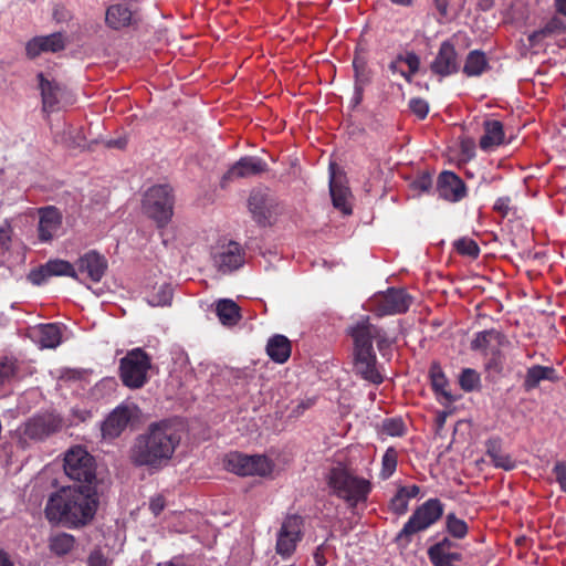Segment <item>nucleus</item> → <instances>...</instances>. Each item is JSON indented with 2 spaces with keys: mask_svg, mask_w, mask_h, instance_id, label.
Instances as JSON below:
<instances>
[{
  "mask_svg": "<svg viewBox=\"0 0 566 566\" xmlns=\"http://www.w3.org/2000/svg\"><path fill=\"white\" fill-rule=\"evenodd\" d=\"M97 503L92 485L63 488L49 497L45 516L50 522L67 527L83 526L94 517Z\"/></svg>",
  "mask_w": 566,
  "mask_h": 566,
  "instance_id": "nucleus-1",
  "label": "nucleus"
},
{
  "mask_svg": "<svg viewBox=\"0 0 566 566\" xmlns=\"http://www.w3.org/2000/svg\"><path fill=\"white\" fill-rule=\"evenodd\" d=\"M390 1L396 4H399V6H409L412 2V0H390Z\"/></svg>",
  "mask_w": 566,
  "mask_h": 566,
  "instance_id": "nucleus-63",
  "label": "nucleus"
},
{
  "mask_svg": "<svg viewBox=\"0 0 566 566\" xmlns=\"http://www.w3.org/2000/svg\"><path fill=\"white\" fill-rule=\"evenodd\" d=\"M420 489L417 485H410V486H402L399 489V492H401L402 495L409 501L410 499H413L418 495Z\"/></svg>",
  "mask_w": 566,
  "mask_h": 566,
  "instance_id": "nucleus-55",
  "label": "nucleus"
},
{
  "mask_svg": "<svg viewBox=\"0 0 566 566\" xmlns=\"http://www.w3.org/2000/svg\"><path fill=\"white\" fill-rule=\"evenodd\" d=\"M556 11L566 17V0H555Z\"/></svg>",
  "mask_w": 566,
  "mask_h": 566,
  "instance_id": "nucleus-59",
  "label": "nucleus"
},
{
  "mask_svg": "<svg viewBox=\"0 0 566 566\" xmlns=\"http://www.w3.org/2000/svg\"><path fill=\"white\" fill-rule=\"evenodd\" d=\"M408 502L405 495L398 491L390 502L391 510L399 515L405 514L408 510Z\"/></svg>",
  "mask_w": 566,
  "mask_h": 566,
  "instance_id": "nucleus-46",
  "label": "nucleus"
},
{
  "mask_svg": "<svg viewBox=\"0 0 566 566\" xmlns=\"http://www.w3.org/2000/svg\"><path fill=\"white\" fill-rule=\"evenodd\" d=\"M224 467L228 471L242 476H268L274 469L273 462L265 455H247L238 452L227 455Z\"/></svg>",
  "mask_w": 566,
  "mask_h": 566,
  "instance_id": "nucleus-8",
  "label": "nucleus"
},
{
  "mask_svg": "<svg viewBox=\"0 0 566 566\" xmlns=\"http://www.w3.org/2000/svg\"><path fill=\"white\" fill-rule=\"evenodd\" d=\"M433 1H434V6H436L437 10L439 11V13L442 17H447L449 1L448 0H433Z\"/></svg>",
  "mask_w": 566,
  "mask_h": 566,
  "instance_id": "nucleus-57",
  "label": "nucleus"
},
{
  "mask_svg": "<svg viewBox=\"0 0 566 566\" xmlns=\"http://www.w3.org/2000/svg\"><path fill=\"white\" fill-rule=\"evenodd\" d=\"M49 277H51V274L50 271L46 270V263L36 269H33L28 274V280L33 285H42L48 281Z\"/></svg>",
  "mask_w": 566,
  "mask_h": 566,
  "instance_id": "nucleus-43",
  "label": "nucleus"
},
{
  "mask_svg": "<svg viewBox=\"0 0 566 566\" xmlns=\"http://www.w3.org/2000/svg\"><path fill=\"white\" fill-rule=\"evenodd\" d=\"M12 241V228L9 223L0 227V253H6L10 250Z\"/></svg>",
  "mask_w": 566,
  "mask_h": 566,
  "instance_id": "nucleus-44",
  "label": "nucleus"
},
{
  "mask_svg": "<svg viewBox=\"0 0 566 566\" xmlns=\"http://www.w3.org/2000/svg\"><path fill=\"white\" fill-rule=\"evenodd\" d=\"M38 237L41 242H50L62 227V213L53 206L40 208Z\"/></svg>",
  "mask_w": 566,
  "mask_h": 566,
  "instance_id": "nucleus-18",
  "label": "nucleus"
},
{
  "mask_svg": "<svg viewBox=\"0 0 566 566\" xmlns=\"http://www.w3.org/2000/svg\"><path fill=\"white\" fill-rule=\"evenodd\" d=\"M444 421H446V415L444 413L439 415V417H438L439 427H442Z\"/></svg>",
  "mask_w": 566,
  "mask_h": 566,
  "instance_id": "nucleus-64",
  "label": "nucleus"
},
{
  "mask_svg": "<svg viewBox=\"0 0 566 566\" xmlns=\"http://www.w3.org/2000/svg\"><path fill=\"white\" fill-rule=\"evenodd\" d=\"M493 3H492V0H481V2L479 3V7L483 10V11H488L492 8Z\"/></svg>",
  "mask_w": 566,
  "mask_h": 566,
  "instance_id": "nucleus-61",
  "label": "nucleus"
},
{
  "mask_svg": "<svg viewBox=\"0 0 566 566\" xmlns=\"http://www.w3.org/2000/svg\"><path fill=\"white\" fill-rule=\"evenodd\" d=\"M511 199L509 197H501L494 203V210L499 211L503 216H506L510 209Z\"/></svg>",
  "mask_w": 566,
  "mask_h": 566,
  "instance_id": "nucleus-53",
  "label": "nucleus"
},
{
  "mask_svg": "<svg viewBox=\"0 0 566 566\" xmlns=\"http://www.w3.org/2000/svg\"><path fill=\"white\" fill-rule=\"evenodd\" d=\"M462 151L467 155L468 158L473 156V146L468 145L467 143H462Z\"/></svg>",
  "mask_w": 566,
  "mask_h": 566,
  "instance_id": "nucleus-60",
  "label": "nucleus"
},
{
  "mask_svg": "<svg viewBox=\"0 0 566 566\" xmlns=\"http://www.w3.org/2000/svg\"><path fill=\"white\" fill-rule=\"evenodd\" d=\"M179 443L180 436L171 423H151L144 433L135 438L128 458L136 467L158 470L167 465Z\"/></svg>",
  "mask_w": 566,
  "mask_h": 566,
  "instance_id": "nucleus-2",
  "label": "nucleus"
},
{
  "mask_svg": "<svg viewBox=\"0 0 566 566\" xmlns=\"http://www.w3.org/2000/svg\"><path fill=\"white\" fill-rule=\"evenodd\" d=\"M398 61L405 62L411 74H416L420 66V59L419 56L413 52H408L406 55H400L398 57Z\"/></svg>",
  "mask_w": 566,
  "mask_h": 566,
  "instance_id": "nucleus-48",
  "label": "nucleus"
},
{
  "mask_svg": "<svg viewBox=\"0 0 566 566\" xmlns=\"http://www.w3.org/2000/svg\"><path fill=\"white\" fill-rule=\"evenodd\" d=\"M15 373V365L9 359L0 360V385L9 380Z\"/></svg>",
  "mask_w": 566,
  "mask_h": 566,
  "instance_id": "nucleus-47",
  "label": "nucleus"
},
{
  "mask_svg": "<svg viewBox=\"0 0 566 566\" xmlns=\"http://www.w3.org/2000/svg\"><path fill=\"white\" fill-rule=\"evenodd\" d=\"M271 207L272 199L268 192L262 190L251 192L249 197V209L259 223H263L268 220Z\"/></svg>",
  "mask_w": 566,
  "mask_h": 566,
  "instance_id": "nucleus-25",
  "label": "nucleus"
},
{
  "mask_svg": "<svg viewBox=\"0 0 566 566\" xmlns=\"http://www.w3.org/2000/svg\"><path fill=\"white\" fill-rule=\"evenodd\" d=\"M134 13L127 4H113L109 6L105 13L106 24L114 29L119 30L128 27L133 21Z\"/></svg>",
  "mask_w": 566,
  "mask_h": 566,
  "instance_id": "nucleus-26",
  "label": "nucleus"
},
{
  "mask_svg": "<svg viewBox=\"0 0 566 566\" xmlns=\"http://www.w3.org/2000/svg\"><path fill=\"white\" fill-rule=\"evenodd\" d=\"M553 471L562 490L566 492V462L556 463Z\"/></svg>",
  "mask_w": 566,
  "mask_h": 566,
  "instance_id": "nucleus-49",
  "label": "nucleus"
},
{
  "mask_svg": "<svg viewBox=\"0 0 566 566\" xmlns=\"http://www.w3.org/2000/svg\"><path fill=\"white\" fill-rule=\"evenodd\" d=\"M439 197L457 202L465 196V186L463 181L451 171H443L440 174L437 184Z\"/></svg>",
  "mask_w": 566,
  "mask_h": 566,
  "instance_id": "nucleus-21",
  "label": "nucleus"
},
{
  "mask_svg": "<svg viewBox=\"0 0 566 566\" xmlns=\"http://www.w3.org/2000/svg\"><path fill=\"white\" fill-rule=\"evenodd\" d=\"M35 343L41 348H56L62 340V332L56 324H43L32 332Z\"/></svg>",
  "mask_w": 566,
  "mask_h": 566,
  "instance_id": "nucleus-24",
  "label": "nucleus"
},
{
  "mask_svg": "<svg viewBox=\"0 0 566 566\" xmlns=\"http://www.w3.org/2000/svg\"><path fill=\"white\" fill-rule=\"evenodd\" d=\"M485 455L497 469L511 471L516 467V462L503 450L500 438H491L485 442Z\"/></svg>",
  "mask_w": 566,
  "mask_h": 566,
  "instance_id": "nucleus-22",
  "label": "nucleus"
},
{
  "mask_svg": "<svg viewBox=\"0 0 566 566\" xmlns=\"http://www.w3.org/2000/svg\"><path fill=\"white\" fill-rule=\"evenodd\" d=\"M61 427V420L52 415H39L21 427V434L31 440H43Z\"/></svg>",
  "mask_w": 566,
  "mask_h": 566,
  "instance_id": "nucleus-14",
  "label": "nucleus"
},
{
  "mask_svg": "<svg viewBox=\"0 0 566 566\" xmlns=\"http://www.w3.org/2000/svg\"><path fill=\"white\" fill-rule=\"evenodd\" d=\"M46 270L50 271L51 276H69L76 281H82L77 277L75 265L69 261L54 259L46 262Z\"/></svg>",
  "mask_w": 566,
  "mask_h": 566,
  "instance_id": "nucleus-33",
  "label": "nucleus"
},
{
  "mask_svg": "<svg viewBox=\"0 0 566 566\" xmlns=\"http://www.w3.org/2000/svg\"><path fill=\"white\" fill-rule=\"evenodd\" d=\"M266 353L276 363H285L291 355V343L283 335H274L266 345Z\"/></svg>",
  "mask_w": 566,
  "mask_h": 566,
  "instance_id": "nucleus-28",
  "label": "nucleus"
},
{
  "mask_svg": "<svg viewBox=\"0 0 566 566\" xmlns=\"http://www.w3.org/2000/svg\"><path fill=\"white\" fill-rule=\"evenodd\" d=\"M484 135L480 139V148L484 151L493 150L504 143L503 124L496 119H486L483 123Z\"/></svg>",
  "mask_w": 566,
  "mask_h": 566,
  "instance_id": "nucleus-23",
  "label": "nucleus"
},
{
  "mask_svg": "<svg viewBox=\"0 0 566 566\" xmlns=\"http://www.w3.org/2000/svg\"><path fill=\"white\" fill-rule=\"evenodd\" d=\"M64 471L70 479L92 485L95 480L94 459L84 448L74 447L65 454Z\"/></svg>",
  "mask_w": 566,
  "mask_h": 566,
  "instance_id": "nucleus-9",
  "label": "nucleus"
},
{
  "mask_svg": "<svg viewBox=\"0 0 566 566\" xmlns=\"http://www.w3.org/2000/svg\"><path fill=\"white\" fill-rule=\"evenodd\" d=\"M432 73L446 77L460 70V61L454 45L450 41H443L434 60L430 64Z\"/></svg>",
  "mask_w": 566,
  "mask_h": 566,
  "instance_id": "nucleus-16",
  "label": "nucleus"
},
{
  "mask_svg": "<svg viewBox=\"0 0 566 566\" xmlns=\"http://www.w3.org/2000/svg\"><path fill=\"white\" fill-rule=\"evenodd\" d=\"M328 485L333 492L354 506L365 501L370 491L369 481L352 475L344 468H333L328 474Z\"/></svg>",
  "mask_w": 566,
  "mask_h": 566,
  "instance_id": "nucleus-4",
  "label": "nucleus"
},
{
  "mask_svg": "<svg viewBox=\"0 0 566 566\" xmlns=\"http://www.w3.org/2000/svg\"><path fill=\"white\" fill-rule=\"evenodd\" d=\"M331 178H329V192L333 201V206L340 210L344 214H349L352 212L349 197L350 191L349 188L344 182V179L340 175H337L335 171V165H329Z\"/></svg>",
  "mask_w": 566,
  "mask_h": 566,
  "instance_id": "nucleus-20",
  "label": "nucleus"
},
{
  "mask_svg": "<svg viewBox=\"0 0 566 566\" xmlns=\"http://www.w3.org/2000/svg\"><path fill=\"white\" fill-rule=\"evenodd\" d=\"M165 507V501L161 496H156L150 500L149 509L155 514L158 515Z\"/></svg>",
  "mask_w": 566,
  "mask_h": 566,
  "instance_id": "nucleus-54",
  "label": "nucleus"
},
{
  "mask_svg": "<svg viewBox=\"0 0 566 566\" xmlns=\"http://www.w3.org/2000/svg\"><path fill=\"white\" fill-rule=\"evenodd\" d=\"M355 70V91L353 102L354 105H358L363 99V92L366 83L368 82L367 76L364 73V63L355 59L353 62Z\"/></svg>",
  "mask_w": 566,
  "mask_h": 566,
  "instance_id": "nucleus-34",
  "label": "nucleus"
},
{
  "mask_svg": "<svg viewBox=\"0 0 566 566\" xmlns=\"http://www.w3.org/2000/svg\"><path fill=\"white\" fill-rule=\"evenodd\" d=\"M39 81L44 111H55L61 102V87L57 84L46 80L42 74H39Z\"/></svg>",
  "mask_w": 566,
  "mask_h": 566,
  "instance_id": "nucleus-27",
  "label": "nucleus"
},
{
  "mask_svg": "<svg viewBox=\"0 0 566 566\" xmlns=\"http://www.w3.org/2000/svg\"><path fill=\"white\" fill-rule=\"evenodd\" d=\"M443 507L439 500L430 499L420 505L398 533L396 539L408 544L413 534L424 531L442 515Z\"/></svg>",
  "mask_w": 566,
  "mask_h": 566,
  "instance_id": "nucleus-5",
  "label": "nucleus"
},
{
  "mask_svg": "<svg viewBox=\"0 0 566 566\" xmlns=\"http://www.w3.org/2000/svg\"><path fill=\"white\" fill-rule=\"evenodd\" d=\"M398 462V452L395 448H388L382 455L380 478L382 480L389 479L396 471Z\"/></svg>",
  "mask_w": 566,
  "mask_h": 566,
  "instance_id": "nucleus-36",
  "label": "nucleus"
},
{
  "mask_svg": "<svg viewBox=\"0 0 566 566\" xmlns=\"http://www.w3.org/2000/svg\"><path fill=\"white\" fill-rule=\"evenodd\" d=\"M452 546H453V543L450 539L444 538L441 542L431 546L428 549V554H447L448 552H450V548Z\"/></svg>",
  "mask_w": 566,
  "mask_h": 566,
  "instance_id": "nucleus-51",
  "label": "nucleus"
},
{
  "mask_svg": "<svg viewBox=\"0 0 566 566\" xmlns=\"http://www.w3.org/2000/svg\"><path fill=\"white\" fill-rule=\"evenodd\" d=\"M381 430L388 436L399 437L402 436L405 431V424L399 418H390L382 421Z\"/></svg>",
  "mask_w": 566,
  "mask_h": 566,
  "instance_id": "nucleus-40",
  "label": "nucleus"
},
{
  "mask_svg": "<svg viewBox=\"0 0 566 566\" xmlns=\"http://www.w3.org/2000/svg\"><path fill=\"white\" fill-rule=\"evenodd\" d=\"M268 170L266 163L255 156H245L233 164L222 176L221 186L226 187L228 182L239 178H250Z\"/></svg>",
  "mask_w": 566,
  "mask_h": 566,
  "instance_id": "nucleus-15",
  "label": "nucleus"
},
{
  "mask_svg": "<svg viewBox=\"0 0 566 566\" xmlns=\"http://www.w3.org/2000/svg\"><path fill=\"white\" fill-rule=\"evenodd\" d=\"M150 368L149 356L140 348L133 349L120 359V378L129 388H140L147 381V373Z\"/></svg>",
  "mask_w": 566,
  "mask_h": 566,
  "instance_id": "nucleus-7",
  "label": "nucleus"
},
{
  "mask_svg": "<svg viewBox=\"0 0 566 566\" xmlns=\"http://www.w3.org/2000/svg\"><path fill=\"white\" fill-rule=\"evenodd\" d=\"M304 521L298 515L286 516L277 533L275 552L283 559L290 558L296 551L298 543L303 538Z\"/></svg>",
  "mask_w": 566,
  "mask_h": 566,
  "instance_id": "nucleus-10",
  "label": "nucleus"
},
{
  "mask_svg": "<svg viewBox=\"0 0 566 566\" xmlns=\"http://www.w3.org/2000/svg\"><path fill=\"white\" fill-rule=\"evenodd\" d=\"M432 185V178L428 174L419 176L413 182L412 187L419 191H428Z\"/></svg>",
  "mask_w": 566,
  "mask_h": 566,
  "instance_id": "nucleus-50",
  "label": "nucleus"
},
{
  "mask_svg": "<svg viewBox=\"0 0 566 566\" xmlns=\"http://www.w3.org/2000/svg\"><path fill=\"white\" fill-rule=\"evenodd\" d=\"M74 536L67 533L54 534L49 539L50 551L57 556L69 554L74 548Z\"/></svg>",
  "mask_w": 566,
  "mask_h": 566,
  "instance_id": "nucleus-32",
  "label": "nucleus"
},
{
  "mask_svg": "<svg viewBox=\"0 0 566 566\" xmlns=\"http://www.w3.org/2000/svg\"><path fill=\"white\" fill-rule=\"evenodd\" d=\"M87 566H107V558L101 551H94L88 556Z\"/></svg>",
  "mask_w": 566,
  "mask_h": 566,
  "instance_id": "nucleus-52",
  "label": "nucleus"
},
{
  "mask_svg": "<svg viewBox=\"0 0 566 566\" xmlns=\"http://www.w3.org/2000/svg\"><path fill=\"white\" fill-rule=\"evenodd\" d=\"M139 409L133 402H125L116 407L102 423V436L104 439L117 438L125 428L138 419Z\"/></svg>",
  "mask_w": 566,
  "mask_h": 566,
  "instance_id": "nucleus-12",
  "label": "nucleus"
},
{
  "mask_svg": "<svg viewBox=\"0 0 566 566\" xmlns=\"http://www.w3.org/2000/svg\"><path fill=\"white\" fill-rule=\"evenodd\" d=\"M172 207L171 189L167 185L154 186L144 195L143 209L159 227L167 224L171 219Z\"/></svg>",
  "mask_w": 566,
  "mask_h": 566,
  "instance_id": "nucleus-6",
  "label": "nucleus"
},
{
  "mask_svg": "<svg viewBox=\"0 0 566 566\" xmlns=\"http://www.w3.org/2000/svg\"><path fill=\"white\" fill-rule=\"evenodd\" d=\"M65 45L66 39L61 32L34 36L27 42L25 54L29 59H35L42 53L60 52L65 49Z\"/></svg>",
  "mask_w": 566,
  "mask_h": 566,
  "instance_id": "nucleus-17",
  "label": "nucleus"
},
{
  "mask_svg": "<svg viewBox=\"0 0 566 566\" xmlns=\"http://www.w3.org/2000/svg\"><path fill=\"white\" fill-rule=\"evenodd\" d=\"M479 382L480 376L474 369L467 368L462 371L460 376V385L462 389L471 391L478 387Z\"/></svg>",
  "mask_w": 566,
  "mask_h": 566,
  "instance_id": "nucleus-41",
  "label": "nucleus"
},
{
  "mask_svg": "<svg viewBox=\"0 0 566 566\" xmlns=\"http://www.w3.org/2000/svg\"><path fill=\"white\" fill-rule=\"evenodd\" d=\"M349 334L354 340V371L367 381L380 384L382 376L376 367L373 340H376L380 352L390 346V340L380 328L369 322L368 317H363L352 325Z\"/></svg>",
  "mask_w": 566,
  "mask_h": 566,
  "instance_id": "nucleus-3",
  "label": "nucleus"
},
{
  "mask_svg": "<svg viewBox=\"0 0 566 566\" xmlns=\"http://www.w3.org/2000/svg\"><path fill=\"white\" fill-rule=\"evenodd\" d=\"M75 269L77 277L85 273L91 281L99 282L106 272L107 261L104 255L91 250L77 259Z\"/></svg>",
  "mask_w": 566,
  "mask_h": 566,
  "instance_id": "nucleus-19",
  "label": "nucleus"
},
{
  "mask_svg": "<svg viewBox=\"0 0 566 566\" xmlns=\"http://www.w3.org/2000/svg\"><path fill=\"white\" fill-rule=\"evenodd\" d=\"M447 530L453 537L463 538L468 533V525L454 514H449L447 516Z\"/></svg>",
  "mask_w": 566,
  "mask_h": 566,
  "instance_id": "nucleus-38",
  "label": "nucleus"
},
{
  "mask_svg": "<svg viewBox=\"0 0 566 566\" xmlns=\"http://www.w3.org/2000/svg\"><path fill=\"white\" fill-rule=\"evenodd\" d=\"M172 298V289L169 284H163L158 291L148 298L151 306H166Z\"/></svg>",
  "mask_w": 566,
  "mask_h": 566,
  "instance_id": "nucleus-37",
  "label": "nucleus"
},
{
  "mask_svg": "<svg viewBox=\"0 0 566 566\" xmlns=\"http://www.w3.org/2000/svg\"><path fill=\"white\" fill-rule=\"evenodd\" d=\"M501 334L495 329H488L475 335L471 343L474 350H485L492 343H500Z\"/></svg>",
  "mask_w": 566,
  "mask_h": 566,
  "instance_id": "nucleus-35",
  "label": "nucleus"
},
{
  "mask_svg": "<svg viewBox=\"0 0 566 566\" xmlns=\"http://www.w3.org/2000/svg\"><path fill=\"white\" fill-rule=\"evenodd\" d=\"M430 377H431V382H432V387L434 388V390L447 396L448 395L446 391L447 379L439 366L432 365V367L430 369Z\"/></svg>",
  "mask_w": 566,
  "mask_h": 566,
  "instance_id": "nucleus-42",
  "label": "nucleus"
},
{
  "mask_svg": "<svg viewBox=\"0 0 566 566\" xmlns=\"http://www.w3.org/2000/svg\"><path fill=\"white\" fill-rule=\"evenodd\" d=\"M488 66V60L482 51H471L465 60L463 72L468 76L481 75Z\"/></svg>",
  "mask_w": 566,
  "mask_h": 566,
  "instance_id": "nucleus-31",
  "label": "nucleus"
},
{
  "mask_svg": "<svg viewBox=\"0 0 566 566\" xmlns=\"http://www.w3.org/2000/svg\"><path fill=\"white\" fill-rule=\"evenodd\" d=\"M0 566H14L9 555L2 549H0Z\"/></svg>",
  "mask_w": 566,
  "mask_h": 566,
  "instance_id": "nucleus-58",
  "label": "nucleus"
},
{
  "mask_svg": "<svg viewBox=\"0 0 566 566\" xmlns=\"http://www.w3.org/2000/svg\"><path fill=\"white\" fill-rule=\"evenodd\" d=\"M216 313L221 324L227 326L235 325L241 318L239 306L229 298L217 302Z\"/></svg>",
  "mask_w": 566,
  "mask_h": 566,
  "instance_id": "nucleus-30",
  "label": "nucleus"
},
{
  "mask_svg": "<svg viewBox=\"0 0 566 566\" xmlns=\"http://www.w3.org/2000/svg\"><path fill=\"white\" fill-rule=\"evenodd\" d=\"M455 250L467 256L476 258L480 253L479 245L475 241L468 238L459 239L454 242Z\"/></svg>",
  "mask_w": 566,
  "mask_h": 566,
  "instance_id": "nucleus-39",
  "label": "nucleus"
},
{
  "mask_svg": "<svg viewBox=\"0 0 566 566\" xmlns=\"http://www.w3.org/2000/svg\"><path fill=\"white\" fill-rule=\"evenodd\" d=\"M558 379L553 367L535 365L527 369L524 387L527 390L534 389L542 380L556 381Z\"/></svg>",
  "mask_w": 566,
  "mask_h": 566,
  "instance_id": "nucleus-29",
  "label": "nucleus"
},
{
  "mask_svg": "<svg viewBox=\"0 0 566 566\" xmlns=\"http://www.w3.org/2000/svg\"><path fill=\"white\" fill-rule=\"evenodd\" d=\"M412 297L403 290L389 289L375 295L369 301V307L377 315H394L405 313L411 305Z\"/></svg>",
  "mask_w": 566,
  "mask_h": 566,
  "instance_id": "nucleus-11",
  "label": "nucleus"
},
{
  "mask_svg": "<svg viewBox=\"0 0 566 566\" xmlns=\"http://www.w3.org/2000/svg\"><path fill=\"white\" fill-rule=\"evenodd\" d=\"M447 557H448V559H450L452 563H454V562H459V560H461V557H462V556H461V554H459V553H451V552H448V553H447Z\"/></svg>",
  "mask_w": 566,
  "mask_h": 566,
  "instance_id": "nucleus-62",
  "label": "nucleus"
},
{
  "mask_svg": "<svg viewBox=\"0 0 566 566\" xmlns=\"http://www.w3.org/2000/svg\"><path fill=\"white\" fill-rule=\"evenodd\" d=\"M212 259L218 271L230 273L243 265L244 251L238 242L228 241L216 248Z\"/></svg>",
  "mask_w": 566,
  "mask_h": 566,
  "instance_id": "nucleus-13",
  "label": "nucleus"
},
{
  "mask_svg": "<svg viewBox=\"0 0 566 566\" xmlns=\"http://www.w3.org/2000/svg\"><path fill=\"white\" fill-rule=\"evenodd\" d=\"M410 109L421 119H423L429 112L428 103L422 98H412L409 102Z\"/></svg>",
  "mask_w": 566,
  "mask_h": 566,
  "instance_id": "nucleus-45",
  "label": "nucleus"
},
{
  "mask_svg": "<svg viewBox=\"0 0 566 566\" xmlns=\"http://www.w3.org/2000/svg\"><path fill=\"white\" fill-rule=\"evenodd\" d=\"M72 134V127H69L67 130H64V135H67L69 137H62V142H64L67 146H82L83 138L73 139L71 137Z\"/></svg>",
  "mask_w": 566,
  "mask_h": 566,
  "instance_id": "nucleus-56",
  "label": "nucleus"
}]
</instances>
